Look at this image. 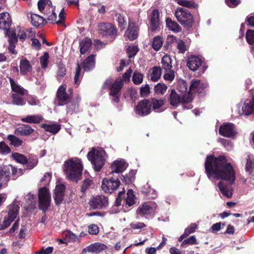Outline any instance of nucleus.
I'll return each mask as SVG.
<instances>
[{
  "label": "nucleus",
  "mask_w": 254,
  "mask_h": 254,
  "mask_svg": "<svg viewBox=\"0 0 254 254\" xmlns=\"http://www.w3.org/2000/svg\"><path fill=\"white\" fill-rule=\"evenodd\" d=\"M150 93V87L148 84L142 86L140 88V93L141 97L147 96Z\"/></svg>",
  "instance_id": "nucleus-63"
},
{
  "label": "nucleus",
  "mask_w": 254,
  "mask_h": 254,
  "mask_svg": "<svg viewBox=\"0 0 254 254\" xmlns=\"http://www.w3.org/2000/svg\"><path fill=\"white\" fill-rule=\"evenodd\" d=\"M192 100V98L190 94H184L181 96L174 89L171 90L168 97V101L172 106L177 107L181 103L183 104V107L184 109H188L191 108V107L190 106L187 107L184 104L189 103Z\"/></svg>",
  "instance_id": "nucleus-6"
},
{
  "label": "nucleus",
  "mask_w": 254,
  "mask_h": 254,
  "mask_svg": "<svg viewBox=\"0 0 254 254\" xmlns=\"http://www.w3.org/2000/svg\"><path fill=\"white\" fill-rule=\"evenodd\" d=\"M5 35L8 37V41L9 44H16L17 42V37L15 31L12 29H8L5 31Z\"/></svg>",
  "instance_id": "nucleus-38"
},
{
  "label": "nucleus",
  "mask_w": 254,
  "mask_h": 254,
  "mask_svg": "<svg viewBox=\"0 0 254 254\" xmlns=\"http://www.w3.org/2000/svg\"><path fill=\"white\" fill-rule=\"evenodd\" d=\"M143 75L142 74L135 72L132 77V81L135 84H139L142 82Z\"/></svg>",
  "instance_id": "nucleus-61"
},
{
  "label": "nucleus",
  "mask_w": 254,
  "mask_h": 254,
  "mask_svg": "<svg viewBox=\"0 0 254 254\" xmlns=\"http://www.w3.org/2000/svg\"><path fill=\"white\" fill-rule=\"evenodd\" d=\"M65 189V186L62 184L59 183L56 185L54 198L57 205L61 204L63 201Z\"/></svg>",
  "instance_id": "nucleus-18"
},
{
  "label": "nucleus",
  "mask_w": 254,
  "mask_h": 254,
  "mask_svg": "<svg viewBox=\"0 0 254 254\" xmlns=\"http://www.w3.org/2000/svg\"><path fill=\"white\" fill-rule=\"evenodd\" d=\"M52 2L50 0H39L38 2V7L39 10L44 13V10L46 9V11H48L51 8Z\"/></svg>",
  "instance_id": "nucleus-37"
},
{
  "label": "nucleus",
  "mask_w": 254,
  "mask_h": 254,
  "mask_svg": "<svg viewBox=\"0 0 254 254\" xmlns=\"http://www.w3.org/2000/svg\"><path fill=\"white\" fill-rule=\"evenodd\" d=\"M66 110L67 112L71 114L73 113L76 111L78 108V105L74 102H70L69 103H66Z\"/></svg>",
  "instance_id": "nucleus-53"
},
{
  "label": "nucleus",
  "mask_w": 254,
  "mask_h": 254,
  "mask_svg": "<svg viewBox=\"0 0 254 254\" xmlns=\"http://www.w3.org/2000/svg\"><path fill=\"white\" fill-rule=\"evenodd\" d=\"M138 52V47L135 45H130L127 49V53L129 58V62H132L131 59L136 55Z\"/></svg>",
  "instance_id": "nucleus-41"
},
{
  "label": "nucleus",
  "mask_w": 254,
  "mask_h": 254,
  "mask_svg": "<svg viewBox=\"0 0 254 254\" xmlns=\"http://www.w3.org/2000/svg\"><path fill=\"white\" fill-rule=\"evenodd\" d=\"M55 7L51 6L48 11L44 12V15L47 19V22L56 23L57 24L61 23L64 19V9H62L59 14V20H57V14L54 11Z\"/></svg>",
  "instance_id": "nucleus-12"
},
{
  "label": "nucleus",
  "mask_w": 254,
  "mask_h": 254,
  "mask_svg": "<svg viewBox=\"0 0 254 254\" xmlns=\"http://www.w3.org/2000/svg\"><path fill=\"white\" fill-rule=\"evenodd\" d=\"M38 163V159L36 156L31 155L26 163V167L28 169H32L34 168Z\"/></svg>",
  "instance_id": "nucleus-46"
},
{
  "label": "nucleus",
  "mask_w": 254,
  "mask_h": 254,
  "mask_svg": "<svg viewBox=\"0 0 254 254\" xmlns=\"http://www.w3.org/2000/svg\"><path fill=\"white\" fill-rule=\"evenodd\" d=\"M20 94L12 93L11 97L12 99L13 103L18 106H23L25 105V102L24 101L23 96Z\"/></svg>",
  "instance_id": "nucleus-40"
},
{
  "label": "nucleus",
  "mask_w": 254,
  "mask_h": 254,
  "mask_svg": "<svg viewBox=\"0 0 254 254\" xmlns=\"http://www.w3.org/2000/svg\"><path fill=\"white\" fill-rule=\"evenodd\" d=\"M177 1L179 5L188 8H196L197 7V4L191 0H177Z\"/></svg>",
  "instance_id": "nucleus-45"
},
{
  "label": "nucleus",
  "mask_w": 254,
  "mask_h": 254,
  "mask_svg": "<svg viewBox=\"0 0 254 254\" xmlns=\"http://www.w3.org/2000/svg\"><path fill=\"white\" fill-rule=\"evenodd\" d=\"M161 69L160 67L155 66L152 69L150 73V79L153 81H157L160 77L161 75Z\"/></svg>",
  "instance_id": "nucleus-39"
},
{
  "label": "nucleus",
  "mask_w": 254,
  "mask_h": 254,
  "mask_svg": "<svg viewBox=\"0 0 254 254\" xmlns=\"http://www.w3.org/2000/svg\"><path fill=\"white\" fill-rule=\"evenodd\" d=\"M19 209V206L15 200L9 206V211L7 217L11 220H14L17 217Z\"/></svg>",
  "instance_id": "nucleus-26"
},
{
  "label": "nucleus",
  "mask_w": 254,
  "mask_h": 254,
  "mask_svg": "<svg viewBox=\"0 0 254 254\" xmlns=\"http://www.w3.org/2000/svg\"><path fill=\"white\" fill-rule=\"evenodd\" d=\"M38 198L39 208L42 210H46L50 205L51 196L49 190L46 188L39 190Z\"/></svg>",
  "instance_id": "nucleus-11"
},
{
  "label": "nucleus",
  "mask_w": 254,
  "mask_h": 254,
  "mask_svg": "<svg viewBox=\"0 0 254 254\" xmlns=\"http://www.w3.org/2000/svg\"><path fill=\"white\" fill-rule=\"evenodd\" d=\"M166 26L169 30L174 32H179L181 31V27L176 22L173 21L170 18H167L166 20Z\"/></svg>",
  "instance_id": "nucleus-32"
},
{
  "label": "nucleus",
  "mask_w": 254,
  "mask_h": 254,
  "mask_svg": "<svg viewBox=\"0 0 254 254\" xmlns=\"http://www.w3.org/2000/svg\"><path fill=\"white\" fill-rule=\"evenodd\" d=\"M7 139L10 142V144L15 147H18L22 145L23 140L13 134H9L7 136Z\"/></svg>",
  "instance_id": "nucleus-36"
},
{
  "label": "nucleus",
  "mask_w": 254,
  "mask_h": 254,
  "mask_svg": "<svg viewBox=\"0 0 254 254\" xmlns=\"http://www.w3.org/2000/svg\"><path fill=\"white\" fill-rule=\"evenodd\" d=\"M138 27L135 23L129 21L128 27L126 31L125 35L130 40L135 39L138 35Z\"/></svg>",
  "instance_id": "nucleus-20"
},
{
  "label": "nucleus",
  "mask_w": 254,
  "mask_h": 254,
  "mask_svg": "<svg viewBox=\"0 0 254 254\" xmlns=\"http://www.w3.org/2000/svg\"><path fill=\"white\" fill-rule=\"evenodd\" d=\"M150 28L152 31L157 30L160 26L159 12L157 9H154L150 15Z\"/></svg>",
  "instance_id": "nucleus-22"
},
{
  "label": "nucleus",
  "mask_w": 254,
  "mask_h": 254,
  "mask_svg": "<svg viewBox=\"0 0 254 254\" xmlns=\"http://www.w3.org/2000/svg\"><path fill=\"white\" fill-rule=\"evenodd\" d=\"M188 85L186 81L183 79H180L178 82L177 89L178 90L183 93H185L188 90Z\"/></svg>",
  "instance_id": "nucleus-50"
},
{
  "label": "nucleus",
  "mask_w": 254,
  "mask_h": 254,
  "mask_svg": "<svg viewBox=\"0 0 254 254\" xmlns=\"http://www.w3.org/2000/svg\"><path fill=\"white\" fill-rule=\"evenodd\" d=\"M125 195V191H120L118 193L117 198H116V205L118 206L121 204L122 201H123V205L126 206H131L135 203V196L132 190H128L127 193V197L123 199Z\"/></svg>",
  "instance_id": "nucleus-7"
},
{
  "label": "nucleus",
  "mask_w": 254,
  "mask_h": 254,
  "mask_svg": "<svg viewBox=\"0 0 254 254\" xmlns=\"http://www.w3.org/2000/svg\"><path fill=\"white\" fill-rule=\"evenodd\" d=\"M98 33L102 36H110L115 39L117 35L116 28L110 23H100L98 24Z\"/></svg>",
  "instance_id": "nucleus-9"
},
{
  "label": "nucleus",
  "mask_w": 254,
  "mask_h": 254,
  "mask_svg": "<svg viewBox=\"0 0 254 254\" xmlns=\"http://www.w3.org/2000/svg\"><path fill=\"white\" fill-rule=\"evenodd\" d=\"M10 147L3 141L0 142V153L3 155L7 154L10 152Z\"/></svg>",
  "instance_id": "nucleus-56"
},
{
  "label": "nucleus",
  "mask_w": 254,
  "mask_h": 254,
  "mask_svg": "<svg viewBox=\"0 0 254 254\" xmlns=\"http://www.w3.org/2000/svg\"><path fill=\"white\" fill-rule=\"evenodd\" d=\"M88 252L99 253L106 249V246L100 243H95L88 246Z\"/></svg>",
  "instance_id": "nucleus-31"
},
{
  "label": "nucleus",
  "mask_w": 254,
  "mask_h": 254,
  "mask_svg": "<svg viewBox=\"0 0 254 254\" xmlns=\"http://www.w3.org/2000/svg\"><path fill=\"white\" fill-rule=\"evenodd\" d=\"M20 73L25 75L32 71V67L30 64H20Z\"/></svg>",
  "instance_id": "nucleus-62"
},
{
  "label": "nucleus",
  "mask_w": 254,
  "mask_h": 254,
  "mask_svg": "<svg viewBox=\"0 0 254 254\" xmlns=\"http://www.w3.org/2000/svg\"><path fill=\"white\" fill-rule=\"evenodd\" d=\"M163 43V38L160 36H157L154 37L153 39L152 46L153 49L157 51H158L162 46Z\"/></svg>",
  "instance_id": "nucleus-42"
},
{
  "label": "nucleus",
  "mask_w": 254,
  "mask_h": 254,
  "mask_svg": "<svg viewBox=\"0 0 254 254\" xmlns=\"http://www.w3.org/2000/svg\"><path fill=\"white\" fill-rule=\"evenodd\" d=\"M120 184V181L118 179H105L102 181V189L105 192L112 193L119 188Z\"/></svg>",
  "instance_id": "nucleus-13"
},
{
  "label": "nucleus",
  "mask_w": 254,
  "mask_h": 254,
  "mask_svg": "<svg viewBox=\"0 0 254 254\" xmlns=\"http://www.w3.org/2000/svg\"><path fill=\"white\" fill-rule=\"evenodd\" d=\"M66 68L64 64H59L57 73V79L61 81L66 74Z\"/></svg>",
  "instance_id": "nucleus-48"
},
{
  "label": "nucleus",
  "mask_w": 254,
  "mask_h": 254,
  "mask_svg": "<svg viewBox=\"0 0 254 254\" xmlns=\"http://www.w3.org/2000/svg\"><path fill=\"white\" fill-rule=\"evenodd\" d=\"M242 114L245 116L254 115V95L248 102L245 101L242 106Z\"/></svg>",
  "instance_id": "nucleus-24"
},
{
  "label": "nucleus",
  "mask_w": 254,
  "mask_h": 254,
  "mask_svg": "<svg viewBox=\"0 0 254 254\" xmlns=\"http://www.w3.org/2000/svg\"><path fill=\"white\" fill-rule=\"evenodd\" d=\"M135 112L139 116H146L151 112V104L148 100H142L137 104Z\"/></svg>",
  "instance_id": "nucleus-14"
},
{
  "label": "nucleus",
  "mask_w": 254,
  "mask_h": 254,
  "mask_svg": "<svg viewBox=\"0 0 254 254\" xmlns=\"http://www.w3.org/2000/svg\"><path fill=\"white\" fill-rule=\"evenodd\" d=\"M205 170L210 180L223 179L233 184L235 180V173L233 167L227 163L225 157H215L212 155L207 156L205 162Z\"/></svg>",
  "instance_id": "nucleus-1"
},
{
  "label": "nucleus",
  "mask_w": 254,
  "mask_h": 254,
  "mask_svg": "<svg viewBox=\"0 0 254 254\" xmlns=\"http://www.w3.org/2000/svg\"><path fill=\"white\" fill-rule=\"evenodd\" d=\"M147 187L149 189V191H147L145 190H143L142 192L147 194L149 197L152 198H155L157 196V193L155 190L151 188L148 184H146Z\"/></svg>",
  "instance_id": "nucleus-60"
},
{
  "label": "nucleus",
  "mask_w": 254,
  "mask_h": 254,
  "mask_svg": "<svg viewBox=\"0 0 254 254\" xmlns=\"http://www.w3.org/2000/svg\"><path fill=\"white\" fill-rule=\"evenodd\" d=\"M9 82L13 93L20 94L25 95L27 91L21 86L18 85L13 79L9 78Z\"/></svg>",
  "instance_id": "nucleus-30"
},
{
  "label": "nucleus",
  "mask_w": 254,
  "mask_h": 254,
  "mask_svg": "<svg viewBox=\"0 0 254 254\" xmlns=\"http://www.w3.org/2000/svg\"><path fill=\"white\" fill-rule=\"evenodd\" d=\"M132 70L129 68L123 75V78H118L110 88V95L113 97L112 100L115 102L119 101L121 95V90L124 84V81L129 80Z\"/></svg>",
  "instance_id": "nucleus-3"
},
{
  "label": "nucleus",
  "mask_w": 254,
  "mask_h": 254,
  "mask_svg": "<svg viewBox=\"0 0 254 254\" xmlns=\"http://www.w3.org/2000/svg\"><path fill=\"white\" fill-rule=\"evenodd\" d=\"M167 89V86L163 83H159L154 86L155 93L157 94H164Z\"/></svg>",
  "instance_id": "nucleus-47"
},
{
  "label": "nucleus",
  "mask_w": 254,
  "mask_h": 254,
  "mask_svg": "<svg viewBox=\"0 0 254 254\" xmlns=\"http://www.w3.org/2000/svg\"><path fill=\"white\" fill-rule=\"evenodd\" d=\"M25 200L26 202L31 206V207H32L35 205L36 197L32 193H29L25 196Z\"/></svg>",
  "instance_id": "nucleus-54"
},
{
  "label": "nucleus",
  "mask_w": 254,
  "mask_h": 254,
  "mask_svg": "<svg viewBox=\"0 0 254 254\" xmlns=\"http://www.w3.org/2000/svg\"><path fill=\"white\" fill-rule=\"evenodd\" d=\"M34 130L28 124H23L17 127L14 133L19 136H28L34 132Z\"/></svg>",
  "instance_id": "nucleus-23"
},
{
  "label": "nucleus",
  "mask_w": 254,
  "mask_h": 254,
  "mask_svg": "<svg viewBox=\"0 0 254 254\" xmlns=\"http://www.w3.org/2000/svg\"><path fill=\"white\" fill-rule=\"evenodd\" d=\"M254 169V162L252 161L250 159V156H248L247 159V163L246 165L245 170L246 171L248 172L249 174L253 173V170Z\"/></svg>",
  "instance_id": "nucleus-57"
},
{
  "label": "nucleus",
  "mask_w": 254,
  "mask_h": 254,
  "mask_svg": "<svg viewBox=\"0 0 254 254\" xmlns=\"http://www.w3.org/2000/svg\"><path fill=\"white\" fill-rule=\"evenodd\" d=\"M117 20L118 22L119 27L120 28L121 30L125 29L126 25V22L125 20L124 17L120 13H117L116 14Z\"/></svg>",
  "instance_id": "nucleus-52"
},
{
  "label": "nucleus",
  "mask_w": 254,
  "mask_h": 254,
  "mask_svg": "<svg viewBox=\"0 0 254 254\" xmlns=\"http://www.w3.org/2000/svg\"><path fill=\"white\" fill-rule=\"evenodd\" d=\"M151 106L152 105L153 110L157 113H160L164 111L162 106L164 104V101L163 99H157L152 98L151 100Z\"/></svg>",
  "instance_id": "nucleus-28"
},
{
  "label": "nucleus",
  "mask_w": 254,
  "mask_h": 254,
  "mask_svg": "<svg viewBox=\"0 0 254 254\" xmlns=\"http://www.w3.org/2000/svg\"><path fill=\"white\" fill-rule=\"evenodd\" d=\"M11 24V19L8 12L0 13V29L7 31Z\"/></svg>",
  "instance_id": "nucleus-21"
},
{
  "label": "nucleus",
  "mask_w": 254,
  "mask_h": 254,
  "mask_svg": "<svg viewBox=\"0 0 254 254\" xmlns=\"http://www.w3.org/2000/svg\"><path fill=\"white\" fill-rule=\"evenodd\" d=\"M106 152L102 148H93L87 154L88 160L91 162L96 171H99L104 165Z\"/></svg>",
  "instance_id": "nucleus-4"
},
{
  "label": "nucleus",
  "mask_w": 254,
  "mask_h": 254,
  "mask_svg": "<svg viewBox=\"0 0 254 254\" xmlns=\"http://www.w3.org/2000/svg\"><path fill=\"white\" fill-rule=\"evenodd\" d=\"M177 48L179 52L184 53L187 51V47L185 42L181 39L176 40Z\"/></svg>",
  "instance_id": "nucleus-58"
},
{
  "label": "nucleus",
  "mask_w": 254,
  "mask_h": 254,
  "mask_svg": "<svg viewBox=\"0 0 254 254\" xmlns=\"http://www.w3.org/2000/svg\"><path fill=\"white\" fill-rule=\"evenodd\" d=\"M188 67L192 71L199 70L198 72V74H201L204 72L205 70L207 68V66H203L201 67L202 64H187Z\"/></svg>",
  "instance_id": "nucleus-49"
},
{
  "label": "nucleus",
  "mask_w": 254,
  "mask_h": 254,
  "mask_svg": "<svg viewBox=\"0 0 254 254\" xmlns=\"http://www.w3.org/2000/svg\"><path fill=\"white\" fill-rule=\"evenodd\" d=\"M218 187L224 196L228 198L231 197L233 194L232 189L227 188L222 182H219Z\"/></svg>",
  "instance_id": "nucleus-35"
},
{
  "label": "nucleus",
  "mask_w": 254,
  "mask_h": 254,
  "mask_svg": "<svg viewBox=\"0 0 254 254\" xmlns=\"http://www.w3.org/2000/svg\"><path fill=\"white\" fill-rule=\"evenodd\" d=\"M43 120V117L39 114L28 115L21 119L22 122L28 124H39L42 122Z\"/></svg>",
  "instance_id": "nucleus-25"
},
{
  "label": "nucleus",
  "mask_w": 254,
  "mask_h": 254,
  "mask_svg": "<svg viewBox=\"0 0 254 254\" xmlns=\"http://www.w3.org/2000/svg\"><path fill=\"white\" fill-rule=\"evenodd\" d=\"M207 87L208 84L206 82H201L199 80H192L188 94H190L192 97V93L197 92L200 94Z\"/></svg>",
  "instance_id": "nucleus-16"
},
{
  "label": "nucleus",
  "mask_w": 254,
  "mask_h": 254,
  "mask_svg": "<svg viewBox=\"0 0 254 254\" xmlns=\"http://www.w3.org/2000/svg\"><path fill=\"white\" fill-rule=\"evenodd\" d=\"M70 98V95L66 92V87L61 85L58 88L56 94V101L58 105L66 104Z\"/></svg>",
  "instance_id": "nucleus-15"
},
{
  "label": "nucleus",
  "mask_w": 254,
  "mask_h": 254,
  "mask_svg": "<svg viewBox=\"0 0 254 254\" xmlns=\"http://www.w3.org/2000/svg\"><path fill=\"white\" fill-rule=\"evenodd\" d=\"M174 78L175 72L172 70L167 71L164 75V79L169 81H172Z\"/></svg>",
  "instance_id": "nucleus-64"
},
{
  "label": "nucleus",
  "mask_w": 254,
  "mask_h": 254,
  "mask_svg": "<svg viewBox=\"0 0 254 254\" xmlns=\"http://www.w3.org/2000/svg\"><path fill=\"white\" fill-rule=\"evenodd\" d=\"M12 157L15 161L22 164H26L27 162V159L26 157L19 153L15 152L12 153Z\"/></svg>",
  "instance_id": "nucleus-44"
},
{
  "label": "nucleus",
  "mask_w": 254,
  "mask_h": 254,
  "mask_svg": "<svg viewBox=\"0 0 254 254\" xmlns=\"http://www.w3.org/2000/svg\"><path fill=\"white\" fill-rule=\"evenodd\" d=\"M89 204L90 207L93 209H104L108 205V198L103 195L92 196L90 199Z\"/></svg>",
  "instance_id": "nucleus-8"
},
{
  "label": "nucleus",
  "mask_w": 254,
  "mask_h": 254,
  "mask_svg": "<svg viewBox=\"0 0 254 254\" xmlns=\"http://www.w3.org/2000/svg\"><path fill=\"white\" fill-rule=\"evenodd\" d=\"M63 235L69 242H76L78 240V237L75 234L70 231H64Z\"/></svg>",
  "instance_id": "nucleus-51"
},
{
  "label": "nucleus",
  "mask_w": 254,
  "mask_h": 254,
  "mask_svg": "<svg viewBox=\"0 0 254 254\" xmlns=\"http://www.w3.org/2000/svg\"><path fill=\"white\" fill-rule=\"evenodd\" d=\"M92 45V41L90 39L85 38L82 40L79 43L80 52L81 54H85L87 52Z\"/></svg>",
  "instance_id": "nucleus-29"
},
{
  "label": "nucleus",
  "mask_w": 254,
  "mask_h": 254,
  "mask_svg": "<svg viewBox=\"0 0 254 254\" xmlns=\"http://www.w3.org/2000/svg\"><path fill=\"white\" fill-rule=\"evenodd\" d=\"M203 62L204 58L200 56L191 55L188 58L187 64H202Z\"/></svg>",
  "instance_id": "nucleus-43"
},
{
  "label": "nucleus",
  "mask_w": 254,
  "mask_h": 254,
  "mask_svg": "<svg viewBox=\"0 0 254 254\" xmlns=\"http://www.w3.org/2000/svg\"><path fill=\"white\" fill-rule=\"evenodd\" d=\"M46 131L51 132L55 134L58 133L61 129L60 126L58 124H43L42 126Z\"/></svg>",
  "instance_id": "nucleus-33"
},
{
  "label": "nucleus",
  "mask_w": 254,
  "mask_h": 254,
  "mask_svg": "<svg viewBox=\"0 0 254 254\" xmlns=\"http://www.w3.org/2000/svg\"><path fill=\"white\" fill-rule=\"evenodd\" d=\"M22 173L19 170L11 165H8L0 167V185H6L9 181L11 176L12 179L15 180L18 176L21 175Z\"/></svg>",
  "instance_id": "nucleus-5"
},
{
  "label": "nucleus",
  "mask_w": 254,
  "mask_h": 254,
  "mask_svg": "<svg viewBox=\"0 0 254 254\" xmlns=\"http://www.w3.org/2000/svg\"><path fill=\"white\" fill-rule=\"evenodd\" d=\"M63 170L68 179L73 181L80 180L83 171L81 159L73 157L65 160L63 165Z\"/></svg>",
  "instance_id": "nucleus-2"
},
{
  "label": "nucleus",
  "mask_w": 254,
  "mask_h": 254,
  "mask_svg": "<svg viewBox=\"0 0 254 254\" xmlns=\"http://www.w3.org/2000/svg\"><path fill=\"white\" fill-rule=\"evenodd\" d=\"M27 101L31 106H40V102L36 96L29 95L27 97Z\"/></svg>",
  "instance_id": "nucleus-59"
},
{
  "label": "nucleus",
  "mask_w": 254,
  "mask_h": 254,
  "mask_svg": "<svg viewBox=\"0 0 254 254\" xmlns=\"http://www.w3.org/2000/svg\"><path fill=\"white\" fill-rule=\"evenodd\" d=\"M246 38L249 44H254V30H248L246 33Z\"/></svg>",
  "instance_id": "nucleus-55"
},
{
  "label": "nucleus",
  "mask_w": 254,
  "mask_h": 254,
  "mask_svg": "<svg viewBox=\"0 0 254 254\" xmlns=\"http://www.w3.org/2000/svg\"><path fill=\"white\" fill-rule=\"evenodd\" d=\"M128 167V164L123 159L116 160L111 165L112 173H122Z\"/></svg>",
  "instance_id": "nucleus-19"
},
{
  "label": "nucleus",
  "mask_w": 254,
  "mask_h": 254,
  "mask_svg": "<svg viewBox=\"0 0 254 254\" xmlns=\"http://www.w3.org/2000/svg\"><path fill=\"white\" fill-rule=\"evenodd\" d=\"M175 16L178 21L181 24L190 26L192 23L193 20L191 14L185 8H177L175 12Z\"/></svg>",
  "instance_id": "nucleus-10"
},
{
  "label": "nucleus",
  "mask_w": 254,
  "mask_h": 254,
  "mask_svg": "<svg viewBox=\"0 0 254 254\" xmlns=\"http://www.w3.org/2000/svg\"><path fill=\"white\" fill-rule=\"evenodd\" d=\"M219 132L221 135L227 137H233L236 133L235 126L232 123L223 124L220 126Z\"/></svg>",
  "instance_id": "nucleus-17"
},
{
  "label": "nucleus",
  "mask_w": 254,
  "mask_h": 254,
  "mask_svg": "<svg viewBox=\"0 0 254 254\" xmlns=\"http://www.w3.org/2000/svg\"><path fill=\"white\" fill-rule=\"evenodd\" d=\"M153 210V208L149 203H144L138 207L137 213L142 216L150 214Z\"/></svg>",
  "instance_id": "nucleus-27"
},
{
  "label": "nucleus",
  "mask_w": 254,
  "mask_h": 254,
  "mask_svg": "<svg viewBox=\"0 0 254 254\" xmlns=\"http://www.w3.org/2000/svg\"><path fill=\"white\" fill-rule=\"evenodd\" d=\"M45 21V19L37 14L33 13L31 15V22L35 27H37L41 24H43Z\"/></svg>",
  "instance_id": "nucleus-34"
}]
</instances>
